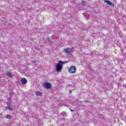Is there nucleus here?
<instances>
[{
  "instance_id": "f257e3e1",
  "label": "nucleus",
  "mask_w": 126,
  "mask_h": 126,
  "mask_svg": "<svg viewBox=\"0 0 126 126\" xmlns=\"http://www.w3.org/2000/svg\"><path fill=\"white\" fill-rule=\"evenodd\" d=\"M66 63V62H63L60 61L59 63L56 64V71L60 72L62 69H63V65Z\"/></svg>"
},
{
  "instance_id": "f03ea898",
  "label": "nucleus",
  "mask_w": 126,
  "mask_h": 126,
  "mask_svg": "<svg viewBox=\"0 0 126 126\" xmlns=\"http://www.w3.org/2000/svg\"><path fill=\"white\" fill-rule=\"evenodd\" d=\"M68 71L69 73H75V71H76V67L74 66H71L68 68Z\"/></svg>"
},
{
  "instance_id": "7ed1b4c3",
  "label": "nucleus",
  "mask_w": 126,
  "mask_h": 126,
  "mask_svg": "<svg viewBox=\"0 0 126 126\" xmlns=\"http://www.w3.org/2000/svg\"><path fill=\"white\" fill-rule=\"evenodd\" d=\"M72 51V49L71 48H66L64 49V52L65 54H70Z\"/></svg>"
},
{
  "instance_id": "20e7f679",
  "label": "nucleus",
  "mask_w": 126,
  "mask_h": 126,
  "mask_svg": "<svg viewBox=\"0 0 126 126\" xmlns=\"http://www.w3.org/2000/svg\"><path fill=\"white\" fill-rule=\"evenodd\" d=\"M104 2H106L107 4H108V5H110V6H112V7L115 6V4H114V3H112V2L108 0H105Z\"/></svg>"
},
{
  "instance_id": "39448f33",
  "label": "nucleus",
  "mask_w": 126,
  "mask_h": 126,
  "mask_svg": "<svg viewBox=\"0 0 126 126\" xmlns=\"http://www.w3.org/2000/svg\"><path fill=\"white\" fill-rule=\"evenodd\" d=\"M44 86L45 88H46V89H49L52 87V85H51V84L47 82L45 84Z\"/></svg>"
},
{
  "instance_id": "423d86ee",
  "label": "nucleus",
  "mask_w": 126,
  "mask_h": 126,
  "mask_svg": "<svg viewBox=\"0 0 126 126\" xmlns=\"http://www.w3.org/2000/svg\"><path fill=\"white\" fill-rule=\"evenodd\" d=\"M6 75L8 77H9L10 78H12L13 76H14V75H13V74H12V73L10 72H8V73H7Z\"/></svg>"
},
{
  "instance_id": "0eeeda50",
  "label": "nucleus",
  "mask_w": 126,
  "mask_h": 126,
  "mask_svg": "<svg viewBox=\"0 0 126 126\" xmlns=\"http://www.w3.org/2000/svg\"><path fill=\"white\" fill-rule=\"evenodd\" d=\"M21 82L22 83V84H26L27 83V80L25 78H22L21 80Z\"/></svg>"
},
{
  "instance_id": "6e6552de",
  "label": "nucleus",
  "mask_w": 126,
  "mask_h": 126,
  "mask_svg": "<svg viewBox=\"0 0 126 126\" xmlns=\"http://www.w3.org/2000/svg\"><path fill=\"white\" fill-rule=\"evenodd\" d=\"M6 110H9V111H13V108H11L10 106L6 107L5 111H6Z\"/></svg>"
},
{
  "instance_id": "1a4fd4ad",
  "label": "nucleus",
  "mask_w": 126,
  "mask_h": 126,
  "mask_svg": "<svg viewBox=\"0 0 126 126\" xmlns=\"http://www.w3.org/2000/svg\"><path fill=\"white\" fill-rule=\"evenodd\" d=\"M35 94L36 96H42V93L41 92H36L35 93Z\"/></svg>"
},
{
  "instance_id": "9d476101",
  "label": "nucleus",
  "mask_w": 126,
  "mask_h": 126,
  "mask_svg": "<svg viewBox=\"0 0 126 126\" xmlns=\"http://www.w3.org/2000/svg\"><path fill=\"white\" fill-rule=\"evenodd\" d=\"M6 104L7 105L8 107H10V105H11V103L10 101H9L8 102H6Z\"/></svg>"
},
{
  "instance_id": "9b49d317",
  "label": "nucleus",
  "mask_w": 126,
  "mask_h": 126,
  "mask_svg": "<svg viewBox=\"0 0 126 126\" xmlns=\"http://www.w3.org/2000/svg\"><path fill=\"white\" fill-rule=\"evenodd\" d=\"M82 4L83 6H85V5H86V2L84 1H82Z\"/></svg>"
},
{
  "instance_id": "f8f14e48",
  "label": "nucleus",
  "mask_w": 126,
  "mask_h": 126,
  "mask_svg": "<svg viewBox=\"0 0 126 126\" xmlns=\"http://www.w3.org/2000/svg\"><path fill=\"white\" fill-rule=\"evenodd\" d=\"M6 119H11V116H10V115H7L6 116Z\"/></svg>"
},
{
  "instance_id": "ddd939ff",
  "label": "nucleus",
  "mask_w": 126,
  "mask_h": 126,
  "mask_svg": "<svg viewBox=\"0 0 126 126\" xmlns=\"http://www.w3.org/2000/svg\"><path fill=\"white\" fill-rule=\"evenodd\" d=\"M8 101H11V97H9L8 99H7Z\"/></svg>"
},
{
  "instance_id": "4468645a",
  "label": "nucleus",
  "mask_w": 126,
  "mask_h": 126,
  "mask_svg": "<svg viewBox=\"0 0 126 126\" xmlns=\"http://www.w3.org/2000/svg\"><path fill=\"white\" fill-rule=\"evenodd\" d=\"M71 92H72V91H69V94H70L71 93Z\"/></svg>"
},
{
  "instance_id": "2eb2a0df",
  "label": "nucleus",
  "mask_w": 126,
  "mask_h": 126,
  "mask_svg": "<svg viewBox=\"0 0 126 126\" xmlns=\"http://www.w3.org/2000/svg\"><path fill=\"white\" fill-rule=\"evenodd\" d=\"M70 111H71V112H73V110H71V109H70Z\"/></svg>"
},
{
  "instance_id": "dca6fc26",
  "label": "nucleus",
  "mask_w": 126,
  "mask_h": 126,
  "mask_svg": "<svg viewBox=\"0 0 126 126\" xmlns=\"http://www.w3.org/2000/svg\"><path fill=\"white\" fill-rule=\"evenodd\" d=\"M125 42H126V40L124 41V43H125Z\"/></svg>"
},
{
  "instance_id": "f3484780",
  "label": "nucleus",
  "mask_w": 126,
  "mask_h": 126,
  "mask_svg": "<svg viewBox=\"0 0 126 126\" xmlns=\"http://www.w3.org/2000/svg\"><path fill=\"white\" fill-rule=\"evenodd\" d=\"M10 95H11V94H9V96H10Z\"/></svg>"
}]
</instances>
